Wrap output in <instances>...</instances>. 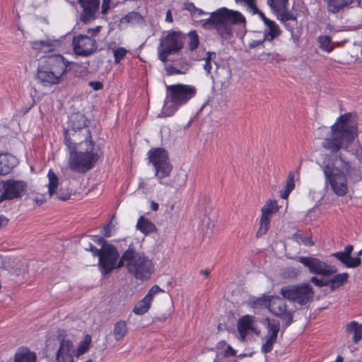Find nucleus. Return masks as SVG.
<instances>
[{
    "mask_svg": "<svg viewBox=\"0 0 362 362\" xmlns=\"http://www.w3.org/2000/svg\"><path fill=\"white\" fill-rule=\"evenodd\" d=\"M237 351L230 346L228 345L224 351V356H234L236 355Z\"/></svg>",
    "mask_w": 362,
    "mask_h": 362,
    "instance_id": "57",
    "label": "nucleus"
},
{
    "mask_svg": "<svg viewBox=\"0 0 362 362\" xmlns=\"http://www.w3.org/2000/svg\"><path fill=\"white\" fill-rule=\"evenodd\" d=\"M271 218L272 217L261 214V217L259 219V227L256 233L257 238H260L267 233L270 226Z\"/></svg>",
    "mask_w": 362,
    "mask_h": 362,
    "instance_id": "35",
    "label": "nucleus"
},
{
    "mask_svg": "<svg viewBox=\"0 0 362 362\" xmlns=\"http://www.w3.org/2000/svg\"><path fill=\"white\" fill-rule=\"evenodd\" d=\"M151 303L152 302L144 296L141 300L136 303L132 311L137 315H144L149 310Z\"/></svg>",
    "mask_w": 362,
    "mask_h": 362,
    "instance_id": "31",
    "label": "nucleus"
},
{
    "mask_svg": "<svg viewBox=\"0 0 362 362\" xmlns=\"http://www.w3.org/2000/svg\"><path fill=\"white\" fill-rule=\"evenodd\" d=\"M17 158L8 153H0V175L8 174L17 165Z\"/></svg>",
    "mask_w": 362,
    "mask_h": 362,
    "instance_id": "24",
    "label": "nucleus"
},
{
    "mask_svg": "<svg viewBox=\"0 0 362 362\" xmlns=\"http://www.w3.org/2000/svg\"><path fill=\"white\" fill-rule=\"evenodd\" d=\"M129 328L127 322L124 320H119L114 324L112 334L116 341H120L128 334Z\"/></svg>",
    "mask_w": 362,
    "mask_h": 362,
    "instance_id": "27",
    "label": "nucleus"
},
{
    "mask_svg": "<svg viewBox=\"0 0 362 362\" xmlns=\"http://www.w3.org/2000/svg\"><path fill=\"white\" fill-rule=\"evenodd\" d=\"M319 47L327 52H331L334 49L332 39L328 35H320L317 37Z\"/></svg>",
    "mask_w": 362,
    "mask_h": 362,
    "instance_id": "38",
    "label": "nucleus"
},
{
    "mask_svg": "<svg viewBox=\"0 0 362 362\" xmlns=\"http://www.w3.org/2000/svg\"><path fill=\"white\" fill-rule=\"evenodd\" d=\"M204 14H206V13L202 9L196 7L192 16H202Z\"/></svg>",
    "mask_w": 362,
    "mask_h": 362,
    "instance_id": "64",
    "label": "nucleus"
},
{
    "mask_svg": "<svg viewBox=\"0 0 362 362\" xmlns=\"http://www.w3.org/2000/svg\"><path fill=\"white\" fill-rule=\"evenodd\" d=\"M279 210V206L277 202L274 199H269L261 209V214L272 217V214L278 212Z\"/></svg>",
    "mask_w": 362,
    "mask_h": 362,
    "instance_id": "33",
    "label": "nucleus"
},
{
    "mask_svg": "<svg viewBox=\"0 0 362 362\" xmlns=\"http://www.w3.org/2000/svg\"><path fill=\"white\" fill-rule=\"evenodd\" d=\"M74 344L70 339H62L56 354L57 362H73L75 356Z\"/></svg>",
    "mask_w": 362,
    "mask_h": 362,
    "instance_id": "22",
    "label": "nucleus"
},
{
    "mask_svg": "<svg viewBox=\"0 0 362 362\" xmlns=\"http://www.w3.org/2000/svg\"><path fill=\"white\" fill-rule=\"evenodd\" d=\"M136 228L142 233L148 235L156 231L155 224L149 219L141 216L139 218L136 223Z\"/></svg>",
    "mask_w": 362,
    "mask_h": 362,
    "instance_id": "28",
    "label": "nucleus"
},
{
    "mask_svg": "<svg viewBox=\"0 0 362 362\" xmlns=\"http://www.w3.org/2000/svg\"><path fill=\"white\" fill-rule=\"evenodd\" d=\"M71 5L78 4L83 8L81 20L87 23L95 18V14L100 8V0H66Z\"/></svg>",
    "mask_w": 362,
    "mask_h": 362,
    "instance_id": "17",
    "label": "nucleus"
},
{
    "mask_svg": "<svg viewBox=\"0 0 362 362\" xmlns=\"http://www.w3.org/2000/svg\"><path fill=\"white\" fill-rule=\"evenodd\" d=\"M285 187L292 190L295 187V181H294V174L292 172H290L286 178V183Z\"/></svg>",
    "mask_w": 362,
    "mask_h": 362,
    "instance_id": "48",
    "label": "nucleus"
},
{
    "mask_svg": "<svg viewBox=\"0 0 362 362\" xmlns=\"http://www.w3.org/2000/svg\"><path fill=\"white\" fill-rule=\"evenodd\" d=\"M144 19L143 16L139 13L136 11L129 12L124 17H122L119 23H129L132 25L142 23Z\"/></svg>",
    "mask_w": 362,
    "mask_h": 362,
    "instance_id": "32",
    "label": "nucleus"
},
{
    "mask_svg": "<svg viewBox=\"0 0 362 362\" xmlns=\"http://www.w3.org/2000/svg\"><path fill=\"white\" fill-rule=\"evenodd\" d=\"M293 239L298 245H304L308 247H311L315 245L311 236H305L303 234L294 233L293 235Z\"/></svg>",
    "mask_w": 362,
    "mask_h": 362,
    "instance_id": "40",
    "label": "nucleus"
},
{
    "mask_svg": "<svg viewBox=\"0 0 362 362\" xmlns=\"http://www.w3.org/2000/svg\"><path fill=\"white\" fill-rule=\"evenodd\" d=\"M255 317L250 315H245L240 317L237 322V329L241 341H244L249 333L252 332L259 334V330L255 326Z\"/></svg>",
    "mask_w": 362,
    "mask_h": 362,
    "instance_id": "20",
    "label": "nucleus"
},
{
    "mask_svg": "<svg viewBox=\"0 0 362 362\" xmlns=\"http://www.w3.org/2000/svg\"><path fill=\"white\" fill-rule=\"evenodd\" d=\"M266 320L268 322L267 325V335L265 337V342L261 347V351L265 354L272 351L274 344L276 342L278 333L280 329L279 322L275 320L271 321L269 318H267Z\"/></svg>",
    "mask_w": 362,
    "mask_h": 362,
    "instance_id": "18",
    "label": "nucleus"
},
{
    "mask_svg": "<svg viewBox=\"0 0 362 362\" xmlns=\"http://www.w3.org/2000/svg\"><path fill=\"white\" fill-rule=\"evenodd\" d=\"M352 116V112H346L337 118L331 126V135L325 138L322 144L324 148L337 153L354 142L358 136V125L351 120Z\"/></svg>",
    "mask_w": 362,
    "mask_h": 362,
    "instance_id": "1",
    "label": "nucleus"
},
{
    "mask_svg": "<svg viewBox=\"0 0 362 362\" xmlns=\"http://www.w3.org/2000/svg\"><path fill=\"white\" fill-rule=\"evenodd\" d=\"M117 266H125L128 272L140 281L148 280L155 270L153 261L144 253L137 252L132 245L122 255Z\"/></svg>",
    "mask_w": 362,
    "mask_h": 362,
    "instance_id": "4",
    "label": "nucleus"
},
{
    "mask_svg": "<svg viewBox=\"0 0 362 362\" xmlns=\"http://www.w3.org/2000/svg\"><path fill=\"white\" fill-rule=\"evenodd\" d=\"M291 192L292 190L284 187V188L280 191L279 196L281 198L286 199Z\"/></svg>",
    "mask_w": 362,
    "mask_h": 362,
    "instance_id": "58",
    "label": "nucleus"
},
{
    "mask_svg": "<svg viewBox=\"0 0 362 362\" xmlns=\"http://www.w3.org/2000/svg\"><path fill=\"white\" fill-rule=\"evenodd\" d=\"M112 0H102L101 13L105 15L107 13L110 8V3Z\"/></svg>",
    "mask_w": 362,
    "mask_h": 362,
    "instance_id": "53",
    "label": "nucleus"
},
{
    "mask_svg": "<svg viewBox=\"0 0 362 362\" xmlns=\"http://www.w3.org/2000/svg\"><path fill=\"white\" fill-rule=\"evenodd\" d=\"M185 35L181 31L170 30L160 39L158 46V59L166 63L168 57L179 53L183 48Z\"/></svg>",
    "mask_w": 362,
    "mask_h": 362,
    "instance_id": "8",
    "label": "nucleus"
},
{
    "mask_svg": "<svg viewBox=\"0 0 362 362\" xmlns=\"http://www.w3.org/2000/svg\"><path fill=\"white\" fill-rule=\"evenodd\" d=\"M93 241L101 245L100 252L98 256V266L103 275L110 274L113 269L120 268L118 267L119 252L112 244L107 243L102 237H94Z\"/></svg>",
    "mask_w": 362,
    "mask_h": 362,
    "instance_id": "9",
    "label": "nucleus"
},
{
    "mask_svg": "<svg viewBox=\"0 0 362 362\" xmlns=\"http://www.w3.org/2000/svg\"><path fill=\"white\" fill-rule=\"evenodd\" d=\"M69 62L61 54H51L45 57L37 68V78L44 86L59 84L68 72Z\"/></svg>",
    "mask_w": 362,
    "mask_h": 362,
    "instance_id": "5",
    "label": "nucleus"
},
{
    "mask_svg": "<svg viewBox=\"0 0 362 362\" xmlns=\"http://www.w3.org/2000/svg\"><path fill=\"white\" fill-rule=\"evenodd\" d=\"M265 25L267 27L268 30H264V40L272 42L274 38L280 35L281 30L275 21L271 20Z\"/></svg>",
    "mask_w": 362,
    "mask_h": 362,
    "instance_id": "29",
    "label": "nucleus"
},
{
    "mask_svg": "<svg viewBox=\"0 0 362 362\" xmlns=\"http://www.w3.org/2000/svg\"><path fill=\"white\" fill-rule=\"evenodd\" d=\"M284 26L286 28V29L291 32H293L294 28L296 26L298 21L297 17L296 16V21L293 20H288L285 21H281Z\"/></svg>",
    "mask_w": 362,
    "mask_h": 362,
    "instance_id": "51",
    "label": "nucleus"
},
{
    "mask_svg": "<svg viewBox=\"0 0 362 362\" xmlns=\"http://www.w3.org/2000/svg\"><path fill=\"white\" fill-rule=\"evenodd\" d=\"M71 197V192L68 189H63L61 188L57 193V198L62 201L68 200Z\"/></svg>",
    "mask_w": 362,
    "mask_h": 362,
    "instance_id": "47",
    "label": "nucleus"
},
{
    "mask_svg": "<svg viewBox=\"0 0 362 362\" xmlns=\"http://www.w3.org/2000/svg\"><path fill=\"white\" fill-rule=\"evenodd\" d=\"M310 282L318 287L328 286V280L325 281L322 279H318L316 276H312L310 278Z\"/></svg>",
    "mask_w": 362,
    "mask_h": 362,
    "instance_id": "49",
    "label": "nucleus"
},
{
    "mask_svg": "<svg viewBox=\"0 0 362 362\" xmlns=\"http://www.w3.org/2000/svg\"><path fill=\"white\" fill-rule=\"evenodd\" d=\"M37 356L26 346H21L14 355L13 362H36Z\"/></svg>",
    "mask_w": 362,
    "mask_h": 362,
    "instance_id": "25",
    "label": "nucleus"
},
{
    "mask_svg": "<svg viewBox=\"0 0 362 362\" xmlns=\"http://www.w3.org/2000/svg\"><path fill=\"white\" fill-rule=\"evenodd\" d=\"M187 46L189 49L192 52L197 49L199 45V37L196 30H190L187 34Z\"/></svg>",
    "mask_w": 362,
    "mask_h": 362,
    "instance_id": "39",
    "label": "nucleus"
},
{
    "mask_svg": "<svg viewBox=\"0 0 362 362\" xmlns=\"http://www.w3.org/2000/svg\"><path fill=\"white\" fill-rule=\"evenodd\" d=\"M187 179V175L186 173H177L173 179L172 186L177 189L181 188L186 184Z\"/></svg>",
    "mask_w": 362,
    "mask_h": 362,
    "instance_id": "42",
    "label": "nucleus"
},
{
    "mask_svg": "<svg viewBox=\"0 0 362 362\" xmlns=\"http://www.w3.org/2000/svg\"><path fill=\"white\" fill-rule=\"evenodd\" d=\"M190 66L188 63H185L181 66L180 69L170 65L167 67L166 71L168 75L185 74L189 70Z\"/></svg>",
    "mask_w": 362,
    "mask_h": 362,
    "instance_id": "41",
    "label": "nucleus"
},
{
    "mask_svg": "<svg viewBox=\"0 0 362 362\" xmlns=\"http://www.w3.org/2000/svg\"><path fill=\"white\" fill-rule=\"evenodd\" d=\"M162 291L163 290L158 285H154L149 289L145 297L152 302L154 296Z\"/></svg>",
    "mask_w": 362,
    "mask_h": 362,
    "instance_id": "46",
    "label": "nucleus"
},
{
    "mask_svg": "<svg viewBox=\"0 0 362 362\" xmlns=\"http://www.w3.org/2000/svg\"><path fill=\"white\" fill-rule=\"evenodd\" d=\"M184 9L188 11L192 16L196 9V6L194 3L187 1L184 4Z\"/></svg>",
    "mask_w": 362,
    "mask_h": 362,
    "instance_id": "55",
    "label": "nucleus"
},
{
    "mask_svg": "<svg viewBox=\"0 0 362 362\" xmlns=\"http://www.w3.org/2000/svg\"><path fill=\"white\" fill-rule=\"evenodd\" d=\"M165 21L166 22H168V23H173V16H172V13H171V11L170 10H168L167 13H166V16H165Z\"/></svg>",
    "mask_w": 362,
    "mask_h": 362,
    "instance_id": "62",
    "label": "nucleus"
},
{
    "mask_svg": "<svg viewBox=\"0 0 362 362\" xmlns=\"http://www.w3.org/2000/svg\"><path fill=\"white\" fill-rule=\"evenodd\" d=\"M329 12L336 13L348 6H359L361 0H325Z\"/></svg>",
    "mask_w": 362,
    "mask_h": 362,
    "instance_id": "23",
    "label": "nucleus"
},
{
    "mask_svg": "<svg viewBox=\"0 0 362 362\" xmlns=\"http://www.w3.org/2000/svg\"><path fill=\"white\" fill-rule=\"evenodd\" d=\"M47 177L49 179L48 183V193L49 197L53 196L56 193L58 185L59 179L54 172L50 169L47 173Z\"/></svg>",
    "mask_w": 362,
    "mask_h": 362,
    "instance_id": "34",
    "label": "nucleus"
},
{
    "mask_svg": "<svg viewBox=\"0 0 362 362\" xmlns=\"http://www.w3.org/2000/svg\"><path fill=\"white\" fill-rule=\"evenodd\" d=\"M103 234L105 237L111 236V228L110 224L105 225L103 228Z\"/></svg>",
    "mask_w": 362,
    "mask_h": 362,
    "instance_id": "60",
    "label": "nucleus"
},
{
    "mask_svg": "<svg viewBox=\"0 0 362 362\" xmlns=\"http://www.w3.org/2000/svg\"><path fill=\"white\" fill-rule=\"evenodd\" d=\"M268 4L279 21H296V15L288 9V0H269Z\"/></svg>",
    "mask_w": 362,
    "mask_h": 362,
    "instance_id": "19",
    "label": "nucleus"
},
{
    "mask_svg": "<svg viewBox=\"0 0 362 362\" xmlns=\"http://www.w3.org/2000/svg\"><path fill=\"white\" fill-rule=\"evenodd\" d=\"M90 123V119L84 114L72 113L69 118L67 128L64 131V144L87 142L91 148L95 147V141L89 128Z\"/></svg>",
    "mask_w": 362,
    "mask_h": 362,
    "instance_id": "6",
    "label": "nucleus"
},
{
    "mask_svg": "<svg viewBox=\"0 0 362 362\" xmlns=\"http://www.w3.org/2000/svg\"><path fill=\"white\" fill-rule=\"evenodd\" d=\"M45 201V199L44 197V195H42L40 198H38L37 197H35V202L36 204L40 206Z\"/></svg>",
    "mask_w": 362,
    "mask_h": 362,
    "instance_id": "63",
    "label": "nucleus"
},
{
    "mask_svg": "<svg viewBox=\"0 0 362 362\" xmlns=\"http://www.w3.org/2000/svg\"><path fill=\"white\" fill-rule=\"evenodd\" d=\"M91 343V337L88 334L86 335L84 339L80 341L78 346L75 349V357L78 358L80 356L88 352Z\"/></svg>",
    "mask_w": 362,
    "mask_h": 362,
    "instance_id": "37",
    "label": "nucleus"
},
{
    "mask_svg": "<svg viewBox=\"0 0 362 362\" xmlns=\"http://www.w3.org/2000/svg\"><path fill=\"white\" fill-rule=\"evenodd\" d=\"M127 53V50L123 47H119L113 51L114 54V62L115 64H119L124 58Z\"/></svg>",
    "mask_w": 362,
    "mask_h": 362,
    "instance_id": "44",
    "label": "nucleus"
},
{
    "mask_svg": "<svg viewBox=\"0 0 362 362\" xmlns=\"http://www.w3.org/2000/svg\"><path fill=\"white\" fill-rule=\"evenodd\" d=\"M207 54V57L204 59H205V63L204 64V70L206 71V73L209 74L211 73V57L212 55L215 57H216V53L215 52H208L206 53Z\"/></svg>",
    "mask_w": 362,
    "mask_h": 362,
    "instance_id": "45",
    "label": "nucleus"
},
{
    "mask_svg": "<svg viewBox=\"0 0 362 362\" xmlns=\"http://www.w3.org/2000/svg\"><path fill=\"white\" fill-rule=\"evenodd\" d=\"M270 296H263L262 297L256 298L252 301L254 308L265 307L268 308L270 300Z\"/></svg>",
    "mask_w": 362,
    "mask_h": 362,
    "instance_id": "43",
    "label": "nucleus"
},
{
    "mask_svg": "<svg viewBox=\"0 0 362 362\" xmlns=\"http://www.w3.org/2000/svg\"><path fill=\"white\" fill-rule=\"evenodd\" d=\"M32 47L39 52L44 53L52 52L54 49V45L52 43L44 40L33 42L32 43Z\"/></svg>",
    "mask_w": 362,
    "mask_h": 362,
    "instance_id": "36",
    "label": "nucleus"
},
{
    "mask_svg": "<svg viewBox=\"0 0 362 362\" xmlns=\"http://www.w3.org/2000/svg\"><path fill=\"white\" fill-rule=\"evenodd\" d=\"M354 250L352 245H346L343 251L331 254V257H335L347 268H356L361 265V259L358 257H352L351 253Z\"/></svg>",
    "mask_w": 362,
    "mask_h": 362,
    "instance_id": "21",
    "label": "nucleus"
},
{
    "mask_svg": "<svg viewBox=\"0 0 362 362\" xmlns=\"http://www.w3.org/2000/svg\"><path fill=\"white\" fill-rule=\"evenodd\" d=\"M74 53L78 56L87 57L92 54L97 49L96 40L87 35L74 36L72 40Z\"/></svg>",
    "mask_w": 362,
    "mask_h": 362,
    "instance_id": "16",
    "label": "nucleus"
},
{
    "mask_svg": "<svg viewBox=\"0 0 362 362\" xmlns=\"http://www.w3.org/2000/svg\"><path fill=\"white\" fill-rule=\"evenodd\" d=\"M347 334L352 335V341L354 344H358L362 339V324L357 321L349 322L345 327Z\"/></svg>",
    "mask_w": 362,
    "mask_h": 362,
    "instance_id": "26",
    "label": "nucleus"
},
{
    "mask_svg": "<svg viewBox=\"0 0 362 362\" xmlns=\"http://www.w3.org/2000/svg\"><path fill=\"white\" fill-rule=\"evenodd\" d=\"M348 278L349 274L347 272L335 274L328 280V286L331 291H334L342 286L347 281Z\"/></svg>",
    "mask_w": 362,
    "mask_h": 362,
    "instance_id": "30",
    "label": "nucleus"
},
{
    "mask_svg": "<svg viewBox=\"0 0 362 362\" xmlns=\"http://www.w3.org/2000/svg\"><path fill=\"white\" fill-rule=\"evenodd\" d=\"M205 30L215 29L222 40H228L233 35V25L246 23L245 17L238 11L221 8L211 13L209 18L202 21Z\"/></svg>",
    "mask_w": 362,
    "mask_h": 362,
    "instance_id": "2",
    "label": "nucleus"
},
{
    "mask_svg": "<svg viewBox=\"0 0 362 362\" xmlns=\"http://www.w3.org/2000/svg\"><path fill=\"white\" fill-rule=\"evenodd\" d=\"M350 170V165L341 157L335 160H328L324 165L323 172L326 182L329 184L334 193L343 197L348 192L346 175Z\"/></svg>",
    "mask_w": 362,
    "mask_h": 362,
    "instance_id": "7",
    "label": "nucleus"
},
{
    "mask_svg": "<svg viewBox=\"0 0 362 362\" xmlns=\"http://www.w3.org/2000/svg\"><path fill=\"white\" fill-rule=\"evenodd\" d=\"M100 28H101L100 26H96L95 28H88L87 30V33H88V34H89L92 36H95L100 31Z\"/></svg>",
    "mask_w": 362,
    "mask_h": 362,
    "instance_id": "59",
    "label": "nucleus"
},
{
    "mask_svg": "<svg viewBox=\"0 0 362 362\" xmlns=\"http://www.w3.org/2000/svg\"><path fill=\"white\" fill-rule=\"evenodd\" d=\"M286 272L291 277H296L299 274V271L294 268H288Z\"/></svg>",
    "mask_w": 362,
    "mask_h": 362,
    "instance_id": "61",
    "label": "nucleus"
},
{
    "mask_svg": "<svg viewBox=\"0 0 362 362\" xmlns=\"http://www.w3.org/2000/svg\"><path fill=\"white\" fill-rule=\"evenodd\" d=\"M251 12L252 13V14H257L259 17L261 18V20L263 21L264 25L271 21L269 18H267L264 13L262 11H260L257 7V11L255 10H252Z\"/></svg>",
    "mask_w": 362,
    "mask_h": 362,
    "instance_id": "52",
    "label": "nucleus"
},
{
    "mask_svg": "<svg viewBox=\"0 0 362 362\" xmlns=\"http://www.w3.org/2000/svg\"><path fill=\"white\" fill-rule=\"evenodd\" d=\"M167 99L172 103L173 111L187 103L197 94V88L193 85L176 83L168 86Z\"/></svg>",
    "mask_w": 362,
    "mask_h": 362,
    "instance_id": "10",
    "label": "nucleus"
},
{
    "mask_svg": "<svg viewBox=\"0 0 362 362\" xmlns=\"http://www.w3.org/2000/svg\"><path fill=\"white\" fill-rule=\"evenodd\" d=\"M69 152V167L75 173L85 174L93 169L99 160V155L94 152L87 142L65 144Z\"/></svg>",
    "mask_w": 362,
    "mask_h": 362,
    "instance_id": "3",
    "label": "nucleus"
},
{
    "mask_svg": "<svg viewBox=\"0 0 362 362\" xmlns=\"http://www.w3.org/2000/svg\"><path fill=\"white\" fill-rule=\"evenodd\" d=\"M280 294L291 302L305 305L313 300L314 291L309 284H302L283 286Z\"/></svg>",
    "mask_w": 362,
    "mask_h": 362,
    "instance_id": "12",
    "label": "nucleus"
},
{
    "mask_svg": "<svg viewBox=\"0 0 362 362\" xmlns=\"http://www.w3.org/2000/svg\"><path fill=\"white\" fill-rule=\"evenodd\" d=\"M296 259L297 262L308 269L312 274L330 276L337 272L336 267L329 265L317 257L299 256Z\"/></svg>",
    "mask_w": 362,
    "mask_h": 362,
    "instance_id": "13",
    "label": "nucleus"
},
{
    "mask_svg": "<svg viewBox=\"0 0 362 362\" xmlns=\"http://www.w3.org/2000/svg\"><path fill=\"white\" fill-rule=\"evenodd\" d=\"M268 310L275 316L284 321V328H287L293 322V314L287 309V305L284 298L272 296L270 298Z\"/></svg>",
    "mask_w": 362,
    "mask_h": 362,
    "instance_id": "15",
    "label": "nucleus"
},
{
    "mask_svg": "<svg viewBox=\"0 0 362 362\" xmlns=\"http://www.w3.org/2000/svg\"><path fill=\"white\" fill-rule=\"evenodd\" d=\"M235 1L240 3H245L250 11H252V10H255L257 11V0H235Z\"/></svg>",
    "mask_w": 362,
    "mask_h": 362,
    "instance_id": "50",
    "label": "nucleus"
},
{
    "mask_svg": "<svg viewBox=\"0 0 362 362\" xmlns=\"http://www.w3.org/2000/svg\"><path fill=\"white\" fill-rule=\"evenodd\" d=\"M27 187L26 182L23 180H8L1 182L0 203L5 200H13L23 196Z\"/></svg>",
    "mask_w": 362,
    "mask_h": 362,
    "instance_id": "14",
    "label": "nucleus"
},
{
    "mask_svg": "<svg viewBox=\"0 0 362 362\" xmlns=\"http://www.w3.org/2000/svg\"><path fill=\"white\" fill-rule=\"evenodd\" d=\"M85 249L87 251H90L92 252L93 255L95 257H98L99 255V252H100V249H98L96 247H95L93 243H89L88 247H86Z\"/></svg>",
    "mask_w": 362,
    "mask_h": 362,
    "instance_id": "54",
    "label": "nucleus"
},
{
    "mask_svg": "<svg viewBox=\"0 0 362 362\" xmlns=\"http://www.w3.org/2000/svg\"><path fill=\"white\" fill-rule=\"evenodd\" d=\"M148 158L155 168V176L159 183L164 185L162 180L168 177L172 171L168 152L162 148H153L148 151Z\"/></svg>",
    "mask_w": 362,
    "mask_h": 362,
    "instance_id": "11",
    "label": "nucleus"
},
{
    "mask_svg": "<svg viewBox=\"0 0 362 362\" xmlns=\"http://www.w3.org/2000/svg\"><path fill=\"white\" fill-rule=\"evenodd\" d=\"M88 84L94 90H99L103 88V83L100 81H90Z\"/></svg>",
    "mask_w": 362,
    "mask_h": 362,
    "instance_id": "56",
    "label": "nucleus"
}]
</instances>
